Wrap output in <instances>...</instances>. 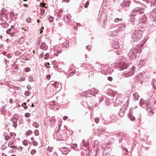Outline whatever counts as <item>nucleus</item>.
Here are the masks:
<instances>
[{
	"mask_svg": "<svg viewBox=\"0 0 156 156\" xmlns=\"http://www.w3.org/2000/svg\"><path fill=\"white\" fill-rule=\"evenodd\" d=\"M142 31L140 30H136L133 34L131 41L132 42H136L139 40L142 36Z\"/></svg>",
	"mask_w": 156,
	"mask_h": 156,
	"instance_id": "nucleus-1",
	"label": "nucleus"
},
{
	"mask_svg": "<svg viewBox=\"0 0 156 156\" xmlns=\"http://www.w3.org/2000/svg\"><path fill=\"white\" fill-rule=\"evenodd\" d=\"M98 92V90L95 88H93L92 90H90L87 91L83 92L82 95L83 96L85 97H91V95L95 96Z\"/></svg>",
	"mask_w": 156,
	"mask_h": 156,
	"instance_id": "nucleus-2",
	"label": "nucleus"
},
{
	"mask_svg": "<svg viewBox=\"0 0 156 156\" xmlns=\"http://www.w3.org/2000/svg\"><path fill=\"white\" fill-rule=\"evenodd\" d=\"M138 51V48H133L129 51L128 53V56L132 59H135L137 56L136 54Z\"/></svg>",
	"mask_w": 156,
	"mask_h": 156,
	"instance_id": "nucleus-3",
	"label": "nucleus"
},
{
	"mask_svg": "<svg viewBox=\"0 0 156 156\" xmlns=\"http://www.w3.org/2000/svg\"><path fill=\"white\" fill-rule=\"evenodd\" d=\"M107 15L104 13H101L100 11L98 14L99 20H101V22L102 23L103 26L105 25L106 22L107 20Z\"/></svg>",
	"mask_w": 156,
	"mask_h": 156,
	"instance_id": "nucleus-4",
	"label": "nucleus"
},
{
	"mask_svg": "<svg viewBox=\"0 0 156 156\" xmlns=\"http://www.w3.org/2000/svg\"><path fill=\"white\" fill-rule=\"evenodd\" d=\"M135 70V67L134 66H132L131 68H129L127 71L124 72L123 76H125L126 77H128L132 76L134 73Z\"/></svg>",
	"mask_w": 156,
	"mask_h": 156,
	"instance_id": "nucleus-5",
	"label": "nucleus"
},
{
	"mask_svg": "<svg viewBox=\"0 0 156 156\" xmlns=\"http://www.w3.org/2000/svg\"><path fill=\"white\" fill-rule=\"evenodd\" d=\"M125 59H122L119 62H118L117 66H119L120 70H122L125 69H126L129 66L125 62Z\"/></svg>",
	"mask_w": 156,
	"mask_h": 156,
	"instance_id": "nucleus-6",
	"label": "nucleus"
},
{
	"mask_svg": "<svg viewBox=\"0 0 156 156\" xmlns=\"http://www.w3.org/2000/svg\"><path fill=\"white\" fill-rule=\"evenodd\" d=\"M139 104L141 107L144 108L150 105L148 101H145L143 99H141L139 102Z\"/></svg>",
	"mask_w": 156,
	"mask_h": 156,
	"instance_id": "nucleus-7",
	"label": "nucleus"
},
{
	"mask_svg": "<svg viewBox=\"0 0 156 156\" xmlns=\"http://www.w3.org/2000/svg\"><path fill=\"white\" fill-rule=\"evenodd\" d=\"M144 10L145 9L144 8H140L136 7L133 10V12L137 13V14H140L143 13Z\"/></svg>",
	"mask_w": 156,
	"mask_h": 156,
	"instance_id": "nucleus-8",
	"label": "nucleus"
},
{
	"mask_svg": "<svg viewBox=\"0 0 156 156\" xmlns=\"http://www.w3.org/2000/svg\"><path fill=\"white\" fill-rule=\"evenodd\" d=\"M130 3V2L129 0H124L121 4V5L122 8L129 7Z\"/></svg>",
	"mask_w": 156,
	"mask_h": 156,
	"instance_id": "nucleus-9",
	"label": "nucleus"
},
{
	"mask_svg": "<svg viewBox=\"0 0 156 156\" xmlns=\"http://www.w3.org/2000/svg\"><path fill=\"white\" fill-rule=\"evenodd\" d=\"M153 109V106L150 105L149 107L147 109V111L148 112V115L150 116H152L154 114Z\"/></svg>",
	"mask_w": 156,
	"mask_h": 156,
	"instance_id": "nucleus-10",
	"label": "nucleus"
},
{
	"mask_svg": "<svg viewBox=\"0 0 156 156\" xmlns=\"http://www.w3.org/2000/svg\"><path fill=\"white\" fill-rule=\"evenodd\" d=\"M151 15L153 20L156 21V8L154 9L151 12Z\"/></svg>",
	"mask_w": 156,
	"mask_h": 156,
	"instance_id": "nucleus-11",
	"label": "nucleus"
},
{
	"mask_svg": "<svg viewBox=\"0 0 156 156\" xmlns=\"http://www.w3.org/2000/svg\"><path fill=\"white\" fill-rule=\"evenodd\" d=\"M125 104V107H124V108H122V109H120L119 112V114L121 117H123L124 116V110H125L126 109L125 108H126V106L127 105H128V104L127 102H126Z\"/></svg>",
	"mask_w": 156,
	"mask_h": 156,
	"instance_id": "nucleus-12",
	"label": "nucleus"
},
{
	"mask_svg": "<svg viewBox=\"0 0 156 156\" xmlns=\"http://www.w3.org/2000/svg\"><path fill=\"white\" fill-rule=\"evenodd\" d=\"M62 154H67L69 151V150L66 147H62L60 149Z\"/></svg>",
	"mask_w": 156,
	"mask_h": 156,
	"instance_id": "nucleus-13",
	"label": "nucleus"
},
{
	"mask_svg": "<svg viewBox=\"0 0 156 156\" xmlns=\"http://www.w3.org/2000/svg\"><path fill=\"white\" fill-rule=\"evenodd\" d=\"M112 46L114 49H118L119 48L118 42L117 41H114L112 44Z\"/></svg>",
	"mask_w": 156,
	"mask_h": 156,
	"instance_id": "nucleus-14",
	"label": "nucleus"
},
{
	"mask_svg": "<svg viewBox=\"0 0 156 156\" xmlns=\"http://www.w3.org/2000/svg\"><path fill=\"white\" fill-rule=\"evenodd\" d=\"M128 116L130 120L133 121L135 120V118L133 115L132 111L130 110V112L128 115Z\"/></svg>",
	"mask_w": 156,
	"mask_h": 156,
	"instance_id": "nucleus-15",
	"label": "nucleus"
},
{
	"mask_svg": "<svg viewBox=\"0 0 156 156\" xmlns=\"http://www.w3.org/2000/svg\"><path fill=\"white\" fill-rule=\"evenodd\" d=\"M18 120V118L16 117L12 119V122H13L12 126L14 128H16L17 126V122Z\"/></svg>",
	"mask_w": 156,
	"mask_h": 156,
	"instance_id": "nucleus-16",
	"label": "nucleus"
},
{
	"mask_svg": "<svg viewBox=\"0 0 156 156\" xmlns=\"http://www.w3.org/2000/svg\"><path fill=\"white\" fill-rule=\"evenodd\" d=\"M147 18L144 15L140 19L139 22L140 23H145L147 22Z\"/></svg>",
	"mask_w": 156,
	"mask_h": 156,
	"instance_id": "nucleus-17",
	"label": "nucleus"
},
{
	"mask_svg": "<svg viewBox=\"0 0 156 156\" xmlns=\"http://www.w3.org/2000/svg\"><path fill=\"white\" fill-rule=\"evenodd\" d=\"M64 20L66 23H69L71 21L69 16L68 15H66L64 17Z\"/></svg>",
	"mask_w": 156,
	"mask_h": 156,
	"instance_id": "nucleus-18",
	"label": "nucleus"
},
{
	"mask_svg": "<svg viewBox=\"0 0 156 156\" xmlns=\"http://www.w3.org/2000/svg\"><path fill=\"white\" fill-rule=\"evenodd\" d=\"M108 34L110 36H115L117 35V32L116 31H110L108 33Z\"/></svg>",
	"mask_w": 156,
	"mask_h": 156,
	"instance_id": "nucleus-19",
	"label": "nucleus"
},
{
	"mask_svg": "<svg viewBox=\"0 0 156 156\" xmlns=\"http://www.w3.org/2000/svg\"><path fill=\"white\" fill-rule=\"evenodd\" d=\"M40 48L44 50H46L48 49V47L47 45L44 43H42L41 44L40 46Z\"/></svg>",
	"mask_w": 156,
	"mask_h": 156,
	"instance_id": "nucleus-20",
	"label": "nucleus"
},
{
	"mask_svg": "<svg viewBox=\"0 0 156 156\" xmlns=\"http://www.w3.org/2000/svg\"><path fill=\"white\" fill-rule=\"evenodd\" d=\"M6 106V105L2 106V108H0V111L3 114H5L6 112V109L5 108Z\"/></svg>",
	"mask_w": 156,
	"mask_h": 156,
	"instance_id": "nucleus-21",
	"label": "nucleus"
},
{
	"mask_svg": "<svg viewBox=\"0 0 156 156\" xmlns=\"http://www.w3.org/2000/svg\"><path fill=\"white\" fill-rule=\"evenodd\" d=\"M126 25L125 24H121L118 25V28L119 30H123L125 28Z\"/></svg>",
	"mask_w": 156,
	"mask_h": 156,
	"instance_id": "nucleus-22",
	"label": "nucleus"
},
{
	"mask_svg": "<svg viewBox=\"0 0 156 156\" xmlns=\"http://www.w3.org/2000/svg\"><path fill=\"white\" fill-rule=\"evenodd\" d=\"M105 131V129L103 128H100L98 130V133L99 135H101Z\"/></svg>",
	"mask_w": 156,
	"mask_h": 156,
	"instance_id": "nucleus-23",
	"label": "nucleus"
},
{
	"mask_svg": "<svg viewBox=\"0 0 156 156\" xmlns=\"http://www.w3.org/2000/svg\"><path fill=\"white\" fill-rule=\"evenodd\" d=\"M133 96L134 98V99L136 101L138 99L139 96L137 93L136 92L134 93L133 94Z\"/></svg>",
	"mask_w": 156,
	"mask_h": 156,
	"instance_id": "nucleus-24",
	"label": "nucleus"
},
{
	"mask_svg": "<svg viewBox=\"0 0 156 156\" xmlns=\"http://www.w3.org/2000/svg\"><path fill=\"white\" fill-rule=\"evenodd\" d=\"M145 60L143 59L140 61L139 64L141 66H143L145 64Z\"/></svg>",
	"mask_w": 156,
	"mask_h": 156,
	"instance_id": "nucleus-25",
	"label": "nucleus"
},
{
	"mask_svg": "<svg viewBox=\"0 0 156 156\" xmlns=\"http://www.w3.org/2000/svg\"><path fill=\"white\" fill-rule=\"evenodd\" d=\"M23 144L25 146H27L28 145L29 143H30V144L31 143V142H29L27 140H23Z\"/></svg>",
	"mask_w": 156,
	"mask_h": 156,
	"instance_id": "nucleus-26",
	"label": "nucleus"
},
{
	"mask_svg": "<svg viewBox=\"0 0 156 156\" xmlns=\"http://www.w3.org/2000/svg\"><path fill=\"white\" fill-rule=\"evenodd\" d=\"M32 125L36 128H38L39 126V123L36 122H34L33 123Z\"/></svg>",
	"mask_w": 156,
	"mask_h": 156,
	"instance_id": "nucleus-27",
	"label": "nucleus"
},
{
	"mask_svg": "<svg viewBox=\"0 0 156 156\" xmlns=\"http://www.w3.org/2000/svg\"><path fill=\"white\" fill-rule=\"evenodd\" d=\"M13 141H10L8 144V146L9 147H11V148H13V145H12L13 144Z\"/></svg>",
	"mask_w": 156,
	"mask_h": 156,
	"instance_id": "nucleus-28",
	"label": "nucleus"
},
{
	"mask_svg": "<svg viewBox=\"0 0 156 156\" xmlns=\"http://www.w3.org/2000/svg\"><path fill=\"white\" fill-rule=\"evenodd\" d=\"M151 5H156V0H151Z\"/></svg>",
	"mask_w": 156,
	"mask_h": 156,
	"instance_id": "nucleus-29",
	"label": "nucleus"
},
{
	"mask_svg": "<svg viewBox=\"0 0 156 156\" xmlns=\"http://www.w3.org/2000/svg\"><path fill=\"white\" fill-rule=\"evenodd\" d=\"M33 132L32 131L30 130H29L27 131V132L26 135L27 136H29Z\"/></svg>",
	"mask_w": 156,
	"mask_h": 156,
	"instance_id": "nucleus-30",
	"label": "nucleus"
},
{
	"mask_svg": "<svg viewBox=\"0 0 156 156\" xmlns=\"http://www.w3.org/2000/svg\"><path fill=\"white\" fill-rule=\"evenodd\" d=\"M119 135L121 136L125 137V136H126V133L123 132H121L119 133Z\"/></svg>",
	"mask_w": 156,
	"mask_h": 156,
	"instance_id": "nucleus-31",
	"label": "nucleus"
},
{
	"mask_svg": "<svg viewBox=\"0 0 156 156\" xmlns=\"http://www.w3.org/2000/svg\"><path fill=\"white\" fill-rule=\"evenodd\" d=\"M34 133L35 135L36 136H38L39 134V131L38 130L36 129L34 131Z\"/></svg>",
	"mask_w": 156,
	"mask_h": 156,
	"instance_id": "nucleus-32",
	"label": "nucleus"
},
{
	"mask_svg": "<svg viewBox=\"0 0 156 156\" xmlns=\"http://www.w3.org/2000/svg\"><path fill=\"white\" fill-rule=\"evenodd\" d=\"M45 11L44 9H41V10L40 14L41 15H43L45 13Z\"/></svg>",
	"mask_w": 156,
	"mask_h": 156,
	"instance_id": "nucleus-33",
	"label": "nucleus"
},
{
	"mask_svg": "<svg viewBox=\"0 0 156 156\" xmlns=\"http://www.w3.org/2000/svg\"><path fill=\"white\" fill-rule=\"evenodd\" d=\"M122 20V19L121 18L119 19L118 18H116L115 19L114 21L115 22H118L120 21H121Z\"/></svg>",
	"mask_w": 156,
	"mask_h": 156,
	"instance_id": "nucleus-34",
	"label": "nucleus"
},
{
	"mask_svg": "<svg viewBox=\"0 0 156 156\" xmlns=\"http://www.w3.org/2000/svg\"><path fill=\"white\" fill-rule=\"evenodd\" d=\"M152 86L154 88L156 89V81H153Z\"/></svg>",
	"mask_w": 156,
	"mask_h": 156,
	"instance_id": "nucleus-35",
	"label": "nucleus"
},
{
	"mask_svg": "<svg viewBox=\"0 0 156 156\" xmlns=\"http://www.w3.org/2000/svg\"><path fill=\"white\" fill-rule=\"evenodd\" d=\"M30 94V93L29 91H26L25 92V95L26 96H28Z\"/></svg>",
	"mask_w": 156,
	"mask_h": 156,
	"instance_id": "nucleus-36",
	"label": "nucleus"
},
{
	"mask_svg": "<svg viewBox=\"0 0 156 156\" xmlns=\"http://www.w3.org/2000/svg\"><path fill=\"white\" fill-rule=\"evenodd\" d=\"M22 106L24 108L27 109V108L28 107L26 105V104L25 103H24L22 105Z\"/></svg>",
	"mask_w": 156,
	"mask_h": 156,
	"instance_id": "nucleus-37",
	"label": "nucleus"
},
{
	"mask_svg": "<svg viewBox=\"0 0 156 156\" xmlns=\"http://www.w3.org/2000/svg\"><path fill=\"white\" fill-rule=\"evenodd\" d=\"M49 121L50 122L52 123H54L55 122V120L54 118H52L49 120H48V122Z\"/></svg>",
	"mask_w": 156,
	"mask_h": 156,
	"instance_id": "nucleus-38",
	"label": "nucleus"
},
{
	"mask_svg": "<svg viewBox=\"0 0 156 156\" xmlns=\"http://www.w3.org/2000/svg\"><path fill=\"white\" fill-rule=\"evenodd\" d=\"M28 80L30 82H33V81L34 79L33 77L30 76L28 78Z\"/></svg>",
	"mask_w": 156,
	"mask_h": 156,
	"instance_id": "nucleus-39",
	"label": "nucleus"
},
{
	"mask_svg": "<svg viewBox=\"0 0 156 156\" xmlns=\"http://www.w3.org/2000/svg\"><path fill=\"white\" fill-rule=\"evenodd\" d=\"M54 20V18L52 17H51V16H50L49 18H48V20L49 21L51 22L53 21Z\"/></svg>",
	"mask_w": 156,
	"mask_h": 156,
	"instance_id": "nucleus-40",
	"label": "nucleus"
},
{
	"mask_svg": "<svg viewBox=\"0 0 156 156\" xmlns=\"http://www.w3.org/2000/svg\"><path fill=\"white\" fill-rule=\"evenodd\" d=\"M92 47L90 45H87L86 47V48L89 51L90 50Z\"/></svg>",
	"mask_w": 156,
	"mask_h": 156,
	"instance_id": "nucleus-41",
	"label": "nucleus"
},
{
	"mask_svg": "<svg viewBox=\"0 0 156 156\" xmlns=\"http://www.w3.org/2000/svg\"><path fill=\"white\" fill-rule=\"evenodd\" d=\"M89 2L88 1H87L86 2L84 5V7L85 8H87L88 7V6L89 5Z\"/></svg>",
	"mask_w": 156,
	"mask_h": 156,
	"instance_id": "nucleus-42",
	"label": "nucleus"
},
{
	"mask_svg": "<svg viewBox=\"0 0 156 156\" xmlns=\"http://www.w3.org/2000/svg\"><path fill=\"white\" fill-rule=\"evenodd\" d=\"M147 39H148V38H147V37H146V38H145V39H144V40L143 41V44H142V43H141V45L142 46H143L144 45V43H145V42H146V41H147Z\"/></svg>",
	"mask_w": 156,
	"mask_h": 156,
	"instance_id": "nucleus-43",
	"label": "nucleus"
},
{
	"mask_svg": "<svg viewBox=\"0 0 156 156\" xmlns=\"http://www.w3.org/2000/svg\"><path fill=\"white\" fill-rule=\"evenodd\" d=\"M33 145L34 146H36L38 144V143L36 141H33L32 142Z\"/></svg>",
	"mask_w": 156,
	"mask_h": 156,
	"instance_id": "nucleus-44",
	"label": "nucleus"
},
{
	"mask_svg": "<svg viewBox=\"0 0 156 156\" xmlns=\"http://www.w3.org/2000/svg\"><path fill=\"white\" fill-rule=\"evenodd\" d=\"M49 56V55L48 54V53L46 54L45 55L44 57V59H47L48 58Z\"/></svg>",
	"mask_w": 156,
	"mask_h": 156,
	"instance_id": "nucleus-45",
	"label": "nucleus"
},
{
	"mask_svg": "<svg viewBox=\"0 0 156 156\" xmlns=\"http://www.w3.org/2000/svg\"><path fill=\"white\" fill-rule=\"evenodd\" d=\"M30 114L28 113H26L25 115V116L26 117H30Z\"/></svg>",
	"mask_w": 156,
	"mask_h": 156,
	"instance_id": "nucleus-46",
	"label": "nucleus"
},
{
	"mask_svg": "<svg viewBox=\"0 0 156 156\" xmlns=\"http://www.w3.org/2000/svg\"><path fill=\"white\" fill-rule=\"evenodd\" d=\"M94 121L97 123H98L99 122V119L97 118H95L94 119Z\"/></svg>",
	"mask_w": 156,
	"mask_h": 156,
	"instance_id": "nucleus-47",
	"label": "nucleus"
},
{
	"mask_svg": "<svg viewBox=\"0 0 156 156\" xmlns=\"http://www.w3.org/2000/svg\"><path fill=\"white\" fill-rule=\"evenodd\" d=\"M36 152V150H32L31 152V153L32 154H35Z\"/></svg>",
	"mask_w": 156,
	"mask_h": 156,
	"instance_id": "nucleus-48",
	"label": "nucleus"
},
{
	"mask_svg": "<svg viewBox=\"0 0 156 156\" xmlns=\"http://www.w3.org/2000/svg\"><path fill=\"white\" fill-rule=\"evenodd\" d=\"M25 71L26 72H29L30 71V69L29 68H25Z\"/></svg>",
	"mask_w": 156,
	"mask_h": 156,
	"instance_id": "nucleus-49",
	"label": "nucleus"
},
{
	"mask_svg": "<svg viewBox=\"0 0 156 156\" xmlns=\"http://www.w3.org/2000/svg\"><path fill=\"white\" fill-rule=\"evenodd\" d=\"M77 145L76 144H74L72 147L75 150H76V147Z\"/></svg>",
	"mask_w": 156,
	"mask_h": 156,
	"instance_id": "nucleus-50",
	"label": "nucleus"
},
{
	"mask_svg": "<svg viewBox=\"0 0 156 156\" xmlns=\"http://www.w3.org/2000/svg\"><path fill=\"white\" fill-rule=\"evenodd\" d=\"M11 31V29H9L8 30H7L6 31V33L7 34H9Z\"/></svg>",
	"mask_w": 156,
	"mask_h": 156,
	"instance_id": "nucleus-51",
	"label": "nucleus"
},
{
	"mask_svg": "<svg viewBox=\"0 0 156 156\" xmlns=\"http://www.w3.org/2000/svg\"><path fill=\"white\" fill-rule=\"evenodd\" d=\"M47 149H48V151H50V152L51 151L52 149H51V147L48 146V147Z\"/></svg>",
	"mask_w": 156,
	"mask_h": 156,
	"instance_id": "nucleus-52",
	"label": "nucleus"
},
{
	"mask_svg": "<svg viewBox=\"0 0 156 156\" xmlns=\"http://www.w3.org/2000/svg\"><path fill=\"white\" fill-rule=\"evenodd\" d=\"M108 80L110 81H112V77L109 76L108 78Z\"/></svg>",
	"mask_w": 156,
	"mask_h": 156,
	"instance_id": "nucleus-53",
	"label": "nucleus"
},
{
	"mask_svg": "<svg viewBox=\"0 0 156 156\" xmlns=\"http://www.w3.org/2000/svg\"><path fill=\"white\" fill-rule=\"evenodd\" d=\"M27 22L28 23H30L31 22V19L30 18H29L27 19Z\"/></svg>",
	"mask_w": 156,
	"mask_h": 156,
	"instance_id": "nucleus-54",
	"label": "nucleus"
},
{
	"mask_svg": "<svg viewBox=\"0 0 156 156\" xmlns=\"http://www.w3.org/2000/svg\"><path fill=\"white\" fill-rule=\"evenodd\" d=\"M45 3H41L40 4L41 6L42 7H44L45 6Z\"/></svg>",
	"mask_w": 156,
	"mask_h": 156,
	"instance_id": "nucleus-55",
	"label": "nucleus"
},
{
	"mask_svg": "<svg viewBox=\"0 0 156 156\" xmlns=\"http://www.w3.org/2000/svg\"><path fill=\"white\" fill-rule=\"evenodd\" d=\"M25 79V78L23 77H21L20 78V80L21 81H24Z\"/></svg>",
	"mask_w": 156,
	"mask_h": 156,
	"instance_id": "nucleus-56",
	"label": "nucleus"
},
{
	"mask_svg": "<svg viewBox=\"0 0 156 156\" xmlns=\"http://www.w3.org/2000/svg\"><path fill=\"white\" fill-rule=\"evenodd\" d=\"M48 80H49L51 78V76L49 75H47L46 76Z\"/></svg>",
	"mask_w": 156,
	"mask_h": 156,
	"instance_id": "nucleus-57",
	"label": "nucleus"
},
{
	"mask_svg": "<svg viewBox=\"0 0 156 156\" xmlns=\"http://www.w3.org/2000/svg\"><path fill=\"white\" fill-rule=\"evenodd\" d=\"M121 53H122V52L121 51H119V50L118 51H117V54H118L119 55L121 54Z\"/></svg>",
	"mask_w": 156,
	"mask_h": 156,
	"instance_id": "nucleus-58",
	"label": "nucleus"
},
{
	"mask_svg": "<svg viewBox=\"0 0 156 156\" xmlns=\"http://www.w3.org/2000/svg\"><path fill=\"white\" fill-rule=\"evenodd\" d=\"M13 148H14V149L15 150H17V149H19V148H18L16 146H13Z\"/></svg>",
	"mask_w": 156,
	"mask_h": 156,
	"instance_id": "nucleus-59",
	"label": "nucleus"
},
{
	"mask_svg": "<svg viewBox=\"0 0 156 156\" xmlns=\"http://www.w3.org/2000/svg\"><path fill=\"white\" fill-rule=\"evenodd\" d=\"M70 0H62V2H69V1Z\"/></svg>",
	"mask_w": 156,
	"mask_h": 156,
	"instance_id": "nucleus-60",
	"label": "nucleus"
},
{
	"mask_svg": "<svg viewBox=\"0 0 156 156\" xmlns=\"http://www.w3.org/2000/svg\"><path fill=\"white\" fill-rule=\"evenodd\" d=\"M15 33L14 32H12L10 34V35L11 36H13L14 34H15Z\"/></svg>",
	"mask_w": 156,
	"mask_h": 156,
	"instance_id": "nucleus-61",
	"label": "nucleus"
},
{
	"mask_svg": "<svg viewBox=\"0 0 156 156\" xmlns=\"http://www.w3.org/2000/svg\"><path fill=\"white\" fill-rule=\"evenodd\" d=\"M68 118V117L67 116H65L63 118V120H66V119H67Z\"/></svg>",
	"mask_w": 156,
	"mask_h": 156,
	"instance_id": "nucleus-62",
	"label": "nucleus"
},
{
	"mask_svg": "<svg viewBox=\"0 0 156 156\" xmlns=\"http://www.w3.org/2000/svg\"><path fill=\"white\" fill-rule=\"evenodd\" d=\"M13 101V100H12V99L11 98V99H10V100H9V102L11 104H12V101Z\"/></svg>",
	"mask_w": 156,
	"mask_h": 156,
	"instance_id": "nucleus-63",
	"label": "nucleus"
},
{
	"mask_svg": "<svg viewBox=\"0 0 156 156\" xmlns=\"http://www.w3.org/2000/svg\"><path fill=\"white\" fill-rule=\"evenodd\" d=\"M61 13H60L59 12H58L57 13L58 16L59 17L61 16Z\"/></svg>",
	"mask_w": 156,
	"mask_h": 156,
	"instance_id": "nucleus-64",
	"label": "nucleus"
}]
</instances>
